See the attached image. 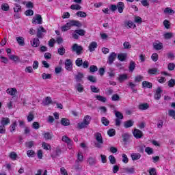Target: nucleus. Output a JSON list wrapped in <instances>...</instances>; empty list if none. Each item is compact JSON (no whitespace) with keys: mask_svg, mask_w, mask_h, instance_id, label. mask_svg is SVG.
<instances>
[{"mask_svg":"<svg viewBox=\"0 0 175 175\" xmlns=\"http://www.w3.org/2000/svg\"><path fill=\"white\" fill-rule=\"evenodd\" d=\"M61 124L63 126H69V125H70V121L68 118H62Z\"/></svg>","mask_w":175,"mask_h":175,"instance_id":"a211bd4d","label":"nucleus"},{"mask_svg":"<svg viewBox=\"0 0 175 175\" xmlns=\"http://www.w3.org/2000/svg\"><path fill=\"white\" fill-rule=\"evenodd\" d=\"M96 98L97 100H99V102H102L103 103H106V101L107 100L106 97L100 95L96 96Z\"/></svg>","mask_w":175,"mask_h":175,"instance_id":"bb28decb","label":"nucleus"},{"mask_svg":"<svg viewBox=\"0 0 175 175\" xmlns=\"http://www.w3.org/2000/svg\"><path fill=\"white\" fill-rule=\"evenodd\" d=\"M165 14H174V10H172L170 8H166L164 10Z\"/></svg>","mask_w":175,"mask_h":175,"instance_id":"a19ab883","label":"nucleus"},{"mask_svg":"<svg viewBox=\"0 0 175 175\" xmlns=\"http://www.w3.org/2000/svg\"><path fill=\"white\" fill-rule=\"evenodd\" d=\"M70 8L72 10H80L81 9V6L79 4H72Z\"/></svg>","mask_w":175,"mask_h":175,"instance_id":"37998d69","label":"nucleus"},{"mask_svg":"<svg viewBox=\"0 0 175 175\" xmlns=\"http://www.w3.org/2000/svg\"><path fill=\"white\" fill-rule=\"evenodd\" d=\"M75 33L79 35V36H84L85 35V30L84 29H77L75 31Z\"/></svg>","mask_w":175,"mask_h":175,"instance_id":"ea45409f","label":"nucleus"},{"mask_svg":"<svg viewBox=\"0 0 175 175\" xmlns=\"http://www.w3.org/2000/svg\"><path fill=\"white\" fill-rule=\"evenodd\" d=\"M109 159L110 163H111V165H116V157H114V156L110 155L109 157Z\"/></svg>","mask_w":175,"mask_h":175,"instance_id":"4d7b16f0","label":"nucleus"},{"mask_svg":"<svg viewBox=\"0 0 175 175\" xmlns=\"http://www.w3.org/2000/svg\"><path fill=\"white\" fill-rule=\"evenodd\" d=\"M123 172L124 173H129V174H132L135 173V169L132 167L131 168L124 167L123 168Z\"/></svg>","mask_w":175,"mask_h":175,"instance_id":"7c9ffc66","label":"nucleus"},{"mask_svg":"<svg viewBox=\"0 0 175 175\" xmlns=\"http://www.w3.org/2000/svg\"><path fill=\"white\" fill-rule=\"evenodd\" d=\"M90 70L91 73H94V72H97L98 67L95 65L90 66Z\"/></svg>","mask_w":175,"mask_h":175,"instance_id":"680f3d73","label":"nucleus"},{"mask_svg":"<svg viewBox=\"0 0 175 175\" xmlns=\"http://www.w3.org/2000/svg\"><path fill=\"white\" fill-rule=\"evenodd\" d=\"M27 155L29 157V158H33V157H35V151L32 150H27Z\"/></svg>","mask_w":175,"mask_h":175,"instance_id":"6e6d98bb","label":"nucleus"},{"mask_svg":"<svg viewBox=\"0 0 175 175\" xmlns=\"http://www.w3.org/2000/svg\"><path fill=\"white\" fill-rule=\"evenodd\" d=\"M162 92H163V90H162L161 87L157 88L156 92L154 94V99H156V100H159L161 99V94Z\"/></svg>","mask_w":175,"mask_h":175,"instance_id":"1a4fd4ad","label":"nucleus"},{"mask_svg":"<svg viewBox=\"0 0 175 175\" xmlns=\"http://www.w3.org/2000/svg\"><path fill=\"white\" fill-rule=\"evenodd\" d=\"M107 135L109 136V137H113V136H116V129H110L107 131Z\"/></svg>","mask_w":175,"mask_h":175,"instance_id":"c9c22d12","label":"nucleus"},{"mask_svg":"<svg viewBox=\"0 0 175 175\" xmlns=\"http://www.w3.org/2000/svg\"><path fill=\"white\" fill-rule=\"evenodd\" d=\"M128 79V75L126 74H123L119 76V81L120 82L124 81V80Z\"/></svg>","mask_w":175,"mask_h":175,"instance_id":"864d4df0","label":"nucleus"},{"mask_svg":"<svg viewBox=\"0 0 175 175\" xmlns=\"http://www.w3.org/2000/svg\"><path fill=\"white\" fill-rule=\"evenodd\" d=\"M92 118L91 116L87 115L83 118V122L88 125H90V122H91Z\"/></svg>","mask_w":175,"mask_h":175,"instance_id":"72a5a7b5","label":"nucleus"},{"mask_svg":"<svg viewBox=\"0 0 175 175\" xmlns=\"http://www.w3.org/2000/svg\"><path fill=\"white\" fill-rule=\"evenodd\" d=\"M1 124L3 126H6V125L10 124V120L8 118H2Z\"/></svg>","mask_w":175,"mask_h":175,"instance_id":"aec40b11","label":"nucleus"},{"mask_svg":"<svg viewBox=\"0 0 175 175\" xmlns=\"http://www.w3.org/2000/svg\"><path fill=\"white\" fill-rule=\"evenodd\" d=\"M142 155L139 153H133L131 154V158L133 161H137V159H140Z\"/></svg>","mask_w":175,"mask_h":175,"instance_id":"2f4dec72","label":"nucleus"},{"mask_svg":"<svg viewBox=\"0 0 175 175\" xmlns=\"http://www.w3.org/2000/svg\"><path fill=\"white\" fill-rule=\"evenodd\" d=\"M44 137L45 140H51V139H53V134L50 133H45L44 134Z\"/></svg>","mask_w":175,"mask_h":175,"instance_id":"c03bdc74","label":"nucleus"},{"mask_svg":"<svg viewBox=\"0 0 175 175\" xmlns=\"http://www.w3.org/2000/svg\"><path fill=\"white\" fill-rule=\"evenodd\" d=\"M145 152H146L148 155H151V154H154V150L152 148L146 147L145 149Z\"/></svg>","mask_w":175,"mask_h":175,"instance_id":"de8ad7c7","label":"nucleus"},{"mask_svg":"<svg viewBox=\"0 0 175 175\" xmlns=\"http://www.w3.org/2000/svg\"><path fill=\"white\" fill-rule=\"evenodd\" d=\"M66 50L65 48L61 47L57 49V53L59 54V55H64L65 54Z\"/></svg>","mask_w":175,"mask_h":175,"instance_id":"bf43d9fd","label":"nucleus"},{"mask_svg":"<svg viewBox=\"0 0 175 175\" xmlns=\"http://www.w3.org/2000/svg\"><path fill=\"white\" fill-rule=\"evenodd\" d=\"M14 6L15 7L14 8V12L15 13H18V12H21V5H20L18 3H15Z\"/></svg>","mask_w":175,"mask_h":175,"instance_id":"58836bf2","label":"nucleus"},{"mask_svg":"<svg viewBox=\"0 0 175 175\" xmlns=\"http://www.w3.org/2000/svg\"><path fill=\"white\" fill-rule=\"evenodd\" d=\"M88 126V124H86L85 122H82L81 123H78L77 128L78 129H83L84 128H87V126Z\"/></svg>","mask_w":175,"mask_h":175,"instance_id":"4c0bfd02","label":"nucleus"},{"mask_svg":"<svg viewBox=\"0 0 175 175\" xmlns=\"http://www.w3.org/2000/svg\"><path fill=\"white\" fill-rule=\"evenodd\" d=\"M115 116L116 118L115 119V125L116 126H121V120H124V115L118 111H115Z\"/></svg>","mask_w":175,"mask_h":175,"instance_id":"f03ea898","label":"nucleus"},{"mask_svg":"<svg viewBox=\"0 0 175 175\" xmlns=\"http://www.w3.org/2000/svg\"><path fill=\"white\" fill-rule=\"evenodd\" d=\"M175 64L174 63H170L167 65V69L168 70H174Z\"/></svg>","mask_w":175,"mask_h":175,"instance_id":"774afa93","label":"nucleus"},{"mask_svg":"<svg viewBox=\"0 0 175 175\" xmlns=\"http://www.w3.org/2000/svg\"><path fill=\"white\" fill-rule=\"evenodd\" d=\"M148 75H159V71L158 70V68H150L148 70Z\"/></svg>","mask_w":175,"mask_h":175,"instance_id":"6ab92c4d","label":"nucleus"},{"mask_svg":"<svg viewBox=\"0 0 175 175\" xmlns=\"http://www.w3.org/2000/svg\"><path fill=\"white\" fill-rule=\"evenodd\" d=\"M142 86L144 88H152V83L147 81H144L142 82Z\"/></svg>","mask_w":175,"mask_h":175,"instance_id":"4be33fe9","label":"nucleus"},{"mask_svg":"<svg viewBox=\"0 0 175 175\" xmlns=\"http://www.w3.org/2000/svg\"><path fill=\"white\" fill-rule=\"evenodd\" d=\"M168 114L170 117H172L174 120H175V111L173 109H170L168 111Z\"/></svg>","mask_w":175,"mask_h":175,"instance_id":"338daca9","label":"nucleus"},{"mask_svg":"<svg viewBox=\"0 0 175 175\" xmlns=\"http://www.w3.org/2000/svg\"><path fill=\"white\" fill-rule=\"evenodd\" d=\"M83 78H84V74L81 72H78V74L75 77L76 81H81V79Z\"/></svg>","mask_w":175,"mask_h":175,"instance_id":"f704fd0d","label":"nucleus"},{"mask_svg":"<svg viewBox=\"0 0 175 175\" xmlns=\"http://www.w3.org/2000/svg\"><path fill=\"white\" fill-rule=\"evenodd\" d=\"M116 8L118 9V12L122 13V12H124V9H125V4H124L123 2H118Z\"/></svg>","mask_w":175,"mask_h":175,"instance_id":"4468645a","label":"nucleus"},{"mask_svg":"<svg viewBox=\"0 0 175 175\" xmlns=\"http://www.w3.org/2000/svg\"><path fill=\"white\" fill-rule=\"evenodd\" d=\"M95 139L97 142L94 143V146L96 148H103V137H102V134L100 133H96L94 134Z\"/></svg>","mask_w":175,"mask_h":175,"instance_id":"f257e3e1","label":"nucleus"},{"mask_svg":"<svg viewBox=\"0 0 175 175\" xmlns=\"http://www.w3.org/2000/svg\"><path fill=\"white\" fill-rule=\"evenodd\" d=\"M70 29V25H69V23H67L65 25L62 27V31L63 32H66V31H69Z\"/></svg>","mask_w":175,"mask_h":175,"instance_id":"79ce46f5","label":"nucleus"},{"mask_svg":"<svg viewBox=\"0 0 175 175\" xmlns=\"http://www.w3.org/2000/svg\"><path fill=\"white\" fill-rule=\"evenodd\" d=\"M96 47H98V43H96V42H92L88 47L89 51H90V53H92V51H95Z\"/></svg>","mask_w":175,"mask_h":175,"instance_id":"2eb2a0df","label":"nucleus"},{"mask_svg":"<svg viewBox=\"0 0 175 175\" xmlns=\"http://www.w3.org/2000/svg\"><path fill=\"white\" fill-rule=\"evenodd\" d=\"M1 9L4 12H8V10L10 9L9 4H8V3L1 4Z\"/></svg>","mask_w":175,"mask_h":175,"instance_id":"09e8293b","label":"nucleus"},{"mask_svg":"<svg viewBox=\"0 0 175 175\" xmlns=\"http://www.w3.org/2000/svg\"><path fill=\"white\" fill-rule=\"evenodd\" d=\"M10 158L12 159V161H16V159H17V153L14 152H12L10 154Z\"/></svg>","mask_w":175,"mask_h":175,"instance_id":"13d9d810","label":"nucleus"},{"mask_svg":"<svg viewBox=\"0 0 175 175\" xmlns=\"http://www.w3.org/2000/svg\"><path fill=\"white\" fill-rule=\"evenodd\" d=\"M53 100H51V97L47 96L45 100L42 102L44 106H49V105L51 104Z\"/></svg>","mask_w":175,"mask_h":175,"instance_id":"393cba45","label":"nucleus"},{"mask_svg":"<svg viewBox=\"0 0 175 175\" xmlns=\"http://www.w3.org/2000/svg\"><path fill=\"white\" fill-rule=\"evenodd\" d=\"M43 23V18H42V15L40 14H36L35 17L32 19V24H42Z\"/></svg>","mask_w":175,"mask_h":175,"instance_id":"20e7f679","label":"nucleus"},{"mask_svg":"<svg viewBox=\"0 0 175 175\" xmlns=\"http://www.w3.org/2000/svg\"><path fill=\"white\" fill-rule=\"evenodd\" d=\"M6 92L9 95L14 96V95H16V94H17V89H16L15 88H8L7 89Z\"/></svg>","mask_w":175,"mask_h":175,"instance_id":"dca6fc26","label":"nucleus"},{"mask_svg":"<svg viewBox=\"0 0 175 175\" xmlns=\"http://www.w3.org/2000/svg\"><path fill=\"white\" fill-rule=\"evenodd\" d=\"M175 85V79H171L170 81H168V87L170 88H173Z\"/></svg>","mask_w":175,"mask_h":175,"instance_id":"5fc2aeb1","label":"nucleus"},{"mask_svg":"<svg viewBox=\"0 0 175 175\" xmlns=\"http://www.w3.org/2000/svg\"><path fill=\"white\" fill-rule=\"evenodd\" d=\"M42 147L44 148V150H50L51 148V146H50V144L46 143V142H43L42 143Z\"/></svg>","mask_w":175,"mask_h":175,"instance_id":"e2e57ef3","label":"nucleus"},{"mask_svg":"<svg viewBox=\"0 0 175 175\" xmlns=\"http://www.w3.org/2000/svg\"><path fill=\"white\" fill-rule=\"evenodd\" d=\"M75 64L77 65V66H81V65H83V59L82 58H78L76 61H75Z\"/></svg>","mask_w":175,"mask_h":175,"instance_id":"052dcab7","label":"nucleus"},{"mask_svg":"<svg viewBox=\"0 0 175 175\" xmlns=\"http://www.w3.org/2000/svg\"><path fill=\"white\" fill-rule=\"evenodd\" d=\"M8 57L10 58V59H11L12 61H14V62H16V61H18V59H20V58L18 57V56L12 55H8Z\"/></svg>","mask_w":175,"mask_h":175,"instance_id":"8fccbe9b","label":"nucleus"},{"mask_svg":"<svg viewBox=\"0 0 175 175\" xmlns=\"http://www.w3.org/2000/svg\"><path fill=\"white\" fill-rule=\"evenodd\" d=\"M111 100L113 102H117V101L120 100V96L118 94H113L111 97Z\"/></svg>","mask_w":175,"mask_h":175,"instance_id":"69168bd1","label":"nucleus"},{"mask_svg":"<svg viewBox=\"0 0 175 175\" xmlns=\"http://www.w3.org/2000/svg\"><path fill=\"white\" fill-rule=\"evenodd\" d=\"M124 24L127 29H129V28H132V27L133 28H136V25H135V23H133V22H132L131 21H126Z\"/></svg>","mask_w":175,"mask_h":175,"instance_id":"f3484780","label":"nucleus"},{"mask_svg":"<svg viewBox=\"0 0 175 175\" xmlns=\"http://www.w3.org/2000/svg\"><path fill=\"white\" fill-rule=\"evenodd\" d=\"M65 68L67 70H72L73 66L72 64V61L70 59H67L65 62Z\"/></svg>","mask_w":175,"mask_h":175,"instance_id":"f8f14e48","label":"nucleus"},{"mask_svg":"<svg viewBox=\"0 0 175 175\" xmlns=\"http://www.w3.org/2000/svg\"><path fill=\"white\" fill-rule=\"evenodd\" d=\"M76 89L78 92H83L84 91V87L81 83L77 85Z\"/></svg>","mask_w":175,"mask_h":175,"instance_id":"a18cd8bd","label":"nucleus"},{"mask_svg":"<svg viewBox=\"0 0 175 175\" xmlns=\"http://www.w3.org/2000/svg\"><path fill=\"white\" fill-rule=\"evenodd\" d=\"M84 161V157L83 156V153L79 152L77 154V159L76 160V163H79V162H83Z\"/></svg>","mask_w":175,"mask_h":175,"instance_id":"a878e982","label":"nucleus"},{"mask_svg":"<svg viewBox=\"0 0 175 175\" xmlns=\"http://www.w3.org/2000/svg\"><path fill=\"white\" fill-rule=\"evenodd\" d=\"M133 124H135V122L133 120H127L124 122V128H131V126H133Z\"/></svg>","mask_w":175,"mask_h":175,"instance_id":"cd10ccee","label":"nucleus"},{"mask_svg":"<svg viewBox=\"0 0 175 175\" xmlns=\"http://www.w3.org/2000/svg\"><path fill=\"white\" fill-rule=\"evenodd\" d=\"M68 24H69L70 27H81L83 25L81 24V23H80V21H75V20L70 21L68 22Z\"/></svg>","mask_w":175,"mask_h":175,"instance_id":"9b49d317","label":"nucleus"},{"mask_svg":"<svg viewBox=\"0 0 175 175\" xmlns=\"http://www.w3.org/2000/svg\"><path fill=\"white\" fill-rule=\"evenodd\" d=\"M62 152V150H61V148H56V149L53 151V154H51V158L54 159L55 158H58L59 155H61V153Z\"/></svg>","mask_w":175,"mask_h":175,"instance_id":"6e6552de","label":"nucleus"},{"mask_svg":"<svg viewBox=\"0 0 175 175\" xmlns=\"http://www.w3.org/2000/svg\"><path fill=\"white\" fill-rule=\"evenodd\" d=\"M72 51H75L77 53V55H80L83 51V46L77 44H74L72 45Z\"/></svg>","mask_w":175,"mask_h":175,"instance_id":"39448f33","label":"nucleus"},{"mask_svg":"<svg viewBox=\"0 0 175 175\" xmlns=\"http://www.w3.org/2000/svg\"><path fill=\"white\" fill-rule=\"evenodd\" d=\"M148 107H150V105H148V103H143V104H140L138 107V109L139 110H147L148 109Z\"/></svg>","mask_w":175,"mask_h":175,"instance_id":"c85d7f7f","label":"nucleus"},{"mask_svg":"<svg viewBox=\"0 0 175 175\" xmlns=\"http://www.w3.org/2000/svg\"><path fill=\"white\" fill-rule=\"evenodd\" d=\"M116 58H117V54L114 52H112L108 57V64H109V65H111V64L114 62Z\"/></svg>","mask_w":175,"mask_h":175,"instance_id":"9d476101","label":"nucleus"},{"mask_svg":"<svg viewBox=\"0 0 175 175\" xmlns=\"http://www.w3.org/2000/svg\"><path fill=\"white\" fill-rule=\"evenodd\" d=\"M42 77L43 80H47V79H51V75H50V74H46V73L44 72V73L42 75Z\"/></svg>","mask_w":175,"mask_h":175,"instance_id":"0e129e2a","label":"nucleus"},{"mask_svg":"<svg viewBox=\"0 0 175 175\" xmlns=\"http://www.w3.org/2000/svg\"><path fill=\"white\" fill-rule=\"evenodd\" d=\"M62 142H64V143L67 144L68 148H72V139H70V138H68V136L64 135L62 137Z\"/></svg>","mask_w":175,"mask_h":175,"instance_id":"423d86ee","label":"nucleus"},{"mask_svg":"<svg viewBox=\"0 0 175 175\" xmlns=\"http://www.w3.org/2000/svg\"><path fill=\"white\" fill-rule=\"evenodd\" d=\"M46 32H47V30L43 28V26H40L37 29L36 36L38 39H43V38L44 37V35L43 34V33H46Z\"/></svg>","mask_w":175,"mask_h":175,"instance_id":"7ed1b4c3","label":"nucleus"},{"mask_svg":"<svg viewBox=\"0 0 175 175\" xmlns=\"http://www.w3.org/2000/svg\"><path fill=\"white\" fill-rule=\"evenodd\" d=\"M133 134L135 139H142L143 137V132L137 129L134 130Z\"/></svg>","mask_w":175,"mask_h":175,"instance_id":"0eeeda50","label":"nucleus"},{"mask_svg":"<svg viewBox=\"0 0 175 175\" xmlns=\"http://www.w3.org/2000/svg\"><path fill=\"white\" fill-rule=\"evenodd\" d=\"M40 44V41L39 40V38H34L33 40V42L31 43L32 47H39Z\"/></svg>","mask_w":175,"mask_h":175,"instance_id":"5701e85b","label":"nucleus"},{"mask_svg":"<svg viewBox=\"0 0 175 175\" xmlns=\"http://www.w3.org/2000/svg\"><path fill=\"white\" fill-rule=\"evenodd\" d=\"M153 48L154 50H162L163 49V44L158 41L157 42L153 43Z\"/></svg>","mask_w":175,"mask_h":175,"instance_id":"ddd939ff","label":"nucleus"},{"mask_svg":"<svg viewBox=\"0 0 175 175\" xmlns=\"http://www.w3.org/2000/svg\"><path fill=\"white\" fill-rule=\"evenodd\" d=\"M163 24L166 29H170V22L167 19H165Z\"/></svg>","mask_w":175,"mask_h":175,"instance_id":"49530a36","label":"nucleus"},{"mask_svg":"<svg viewBox=\"0 0 175 175\" xmlns=\"http://www.w3.org/2000/svg\"><path fill=\"white\" fill-rule=\"evenodd\" d=\"M76 14L78 17H82V18L87 17V14L83 11H79V12H77Z\"/></svg>","mask_w":175,"mask_h":175,"instance_id":"3c124183","label":"nucleus"},{"mask_svg":"<svg viewBox=\"0 0 175 175\" xmlns=\"http://www.w3.org/2000/svg\"><path fill=\"white\" fill-rule=\"evenodd\" d=\"M128 57V55L126 53H120L118 55V59L119 61H125V58Z\"/></svg>","mask_w":175,"mask_h":175,"instance_id":"473e14b6","label":"nucleus"},{"mask_svg":"<svg viewBox=\"0 0 175 175\" xmlns=\"http://www.w3.org/2000/svg\"><path fill=\"white\" fill-rule=\"evenodd\" d=\"M135 68H136V63H135V62H133V61L130 62V64L129 66V70H130V72H133V70H135Z\"/></svg>","mask_w":175,"mask_h":175,"instance_id":"c756f323","label":"nucleus"},{"mask_svg":"<svg viewBox=\"0 0 175 175\" xmlns=\"http://www.w3.org/2000/svg\"><path fill=\"white\" fill-rule=\"evenodd\" d=\"M88 163L90 165V166H94V165H96V159L93 157H89L88 159Z\"/></svg>","mask_w":175,"mask_h":175,"instance_id":"412c9836","label":"nucleus"},{"mask_svg":"<svg viewBox=\"0 0 175 175\" xmlns=\"http://www.w3.org/2000/svg\"><path fill=\"white\" fill-rule=\"evenodd\" d=\"M16 42L18 43L19 46H25V41L24 40V38H23V37H17Z\"/></svg>","mask_w":175,"mask_h":175,"instance_id":"b1692460","label":"nucleus"},{"mask_svg":"<svg viewBox=\"0 0 175 175\" xmlns=\"http://www.w3.org/2000/svg\"><path fill=\"white\" fill-rule=\"evenodd\" d=\"M33 118H35V116L31 112H29L27 116L28 122H31V121H33Z\"/></svg>","mask_w":175,"mask_h":175,"instance_id":"603ef678","label":"nucleus"},{"mask_svg":"<svg viewBox=\"0 0 175 175\" xmlns=\"http://www.w3.org/2000/svg\"><path fill=\"white\" fill-rule=\"evenodd\" d=\"M101 122L105 125V126H107L109 124H110V121H109V119L106 118V117H103L101 118Z\"/></svg>","mask_w":175,"mask_h":175,"instance_id":"e433bc0d","label":"nucleus"}]
</instances>
